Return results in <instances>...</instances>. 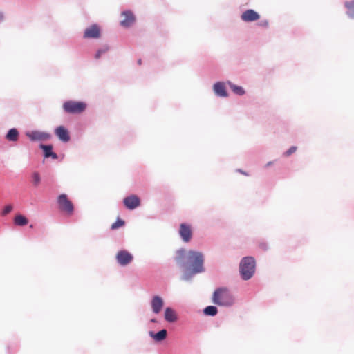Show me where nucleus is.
Wrapping results in <instances>:
<instances>
[{
    "label": "nucleus",
    "instance_id": "4468645a",
    "mask_svg": "<svg viewBox=\"0 0 354 354\" xmlns=\"http://www.w3.org/2000/svg\"><path fill=\"white\" fill-rule=\"evenodd\" d=\"M55 135L62 142H66L70 140V136L68 130L63 126H59L55 131Z\"/></svg>",
    "mask_w": 354,
    "mask_h": 354
},
{
    "label": "nucleus",
    "instance_id": "0eeeda50",
    "mask_svg": "<svg viewBox=\"0 0 354 354\" xmlns=\"http://www.w3.org/2000/svg\"><path fill=\"white\" fill-rule=\"evenodd\" d=\"M133 259V255L127 250H120L116 254L117 261L122 266H125L130 263Z\"/></svg>",
    "mask_w": 354,
    "mask_h": 354
},
{
    "label": "nucleus",
    "instance_id": "412c9836",
    "mask_svg": "<svg viewBox=\"0 0 354 354\" xmlns=\"http://www.w3.org/2000/svg\"><path fill=\"white\" fill-rule=\"evenodd\" d=\"M345 7L347 8V15L350 18L354 19V1H346Z\"/></svg>",
    "mask_w": 354,
    "mask_h": 354
},
{
    "label": "nucleus",
    "instance_id": "7ed1b4c3",
    "mask_svg": "<svg viewBox=\"0 0 354 354\" xmlns=\"http://www.w3.org/2000/svg\"><path fill=\"white\" fill-rule=\"evenodd\" d=\"M239 270L243 279H250L255 271L254 259L252 257H244L240 263Z\"/></svg>",
    "mask_w": 354,
    "mask_h": 354
},
{
    "label": "nucleus",
    "instance_id": "f8f14e48",
    "mask_svg": "<svg viewBox=\"0 0 354 354\" xmlns=\"http://www.w3.org/2000/svg\"><path fill=\"white\" fill-rule=\"evenodd\" d=\"M151 305L153 312L156 314H158L163 307V299L160 296H154L151 299Z\"/></svg>",
    "mask_w": 354,
    "mask_h": 354
},
{
    "label": "nucleus",
    "instance_id": "393cba45",
    "mask_svg": "<svg viewBox=\"0 0 354 354\" xmlns=\"http://www.w3.org/2000/svg\"><path fill=\"white\" fill-rule=\"evenodd\" d=\"M124 225V221L120 218H118L117 221L111 225L112 230H116Z\"/></svg>",
    "mask_w": 354,
    "mask_h": 354
},
{
    "label": "nucleus",
    "instance_id": "6ab92c4d",
    "mask_svg": "<svg viewBox=\"0 0 354 354\" xmlns=\"http://www.w3.org/2000/svg\"><path fill=\"white\" fill-rule=\"evenodd\" d=\"M6 138L9 141H17L19 138L18 131L15 128L10 129L6 136Z\"/></svg>",
    "mask_w": 354,
    "mask_h": 354
},
{
    "label": "nucleus",
    "instance_id": "a878e982",
    "mask_svg": "<svg viewBox=\"0 0 354 354\" xmlns=\"http://www.w3.org/2000/svg\"><path fill=\"white\" fill-rule=\"evenodd\" d=\"M109 48L108 47H103L102 48L100 49L97 50V52L96 53L95 55V59H99L100 57V55L102 54V53H105L108 51Z\"/></svg>",
    "mask_w": 354,
    "mask_h": 354
},
{
    "label": "nucleus",
    "instance_id": "a211bd4d",
    "mask_svg": "<svg viewBox=\"0 0 354 354\" xmlns=\"http://www.w3.org/2000/svg\"><path fill=\"white\" fill-rule=\"evenodd\" d=\"M40 147L44 150L45 157H52L53 159L57 158V154L52 151L53 147L51 145H41Z\"/></svg>",
    "mask_w": 354,
    "mask_h": 354
},
{
    "label": "nucleus",
    "instance_id": "39448f33",
    "mask_svg": "<svg viewBox=\"0 0 354 354\" xmlns=\"http://www.w3.org/2000/svg\"><path fill=\"white\" fill-rule=\"evenodd\" d=\"M57 203L61 211L67 215L71 216L74 212V205L65 194H62L57 197Z\"/></svg>",
    "mask_w": 354,
    "mask_h": 354
},
{
    "label": "nucleus",
    "instance_id": "6e6552de",
    "mask_svg": "<svg viewBox=\"0 0 354 354\" xmlns=\"http://www.w3.org/2000/svg\"><path fill=\"white\" fill-rule=\"evenodd\" d=\"M179 234L184 242H189L192 237L191 225L186 223H181L179 228Z\"/></svg>",
    "mask_w": 354,
    "mask_h": 354
},
{
    "label": "nucleus",
    "instance_id": "b1692460",
    "mask_svg": "<svg viewBox=\"0 0 354 354\" xmlns=\"http://www.w3.org/2000/svg\"><path fill=\"white\" fill-rule=\"evenodd\" d=\"M32 182L35 186H38V185L40 183L41 178L40 175L38 172H34L32 175Z\"/></svg>",
    "mask_w": 354,
    "mask_h": 354
},
{
    "label": "nucleus",
    "instance_id": "dca6fc26",
    "mask_svg": "<svg viewBox=\"0 0 354 354\" xmlns=\"http://www.w3.org/2000/svg\"><path fill=\"white\" fill-rule=\"evenodd\" d=\"M214 91L215 93L221 97H226L227 92L225 90V86L222 82H217L214 85Z\"/></svg>",
    "mask_w": 354,
    "mask_h": 354
},
{
    "label": "nucleus",
    "instance_id": "ddd939ff",
    "mask_svg": "<svg viewBox=\"0 0 354 354\" xmlns=\"http://www.w3.org/2000/svg\"><path fill=\"white\" fill-rule=\"evenodd\" d=\"M124 19L121 21L120 24L124 27H129L135 21L133 14L131 11H124L122 13Z\"/></svg>",
    "mask_w": 354,
    "mask_h": 354
},
{
    "label": "nucleus",
    "instance_id": "9d476101",
    "mask_svg": "<svg viewBox=\"0 0 354 354\" xmlns=\"http://www.w3.org/2000/svg\"><path fill=\"white\" fill-rule=\"evenodd\" d=\"M124 205L129 209H133L140 204V198L136 195H131L124 198Z\"/></svg>",
    "mask_w": 354,
    "mask_h": 354
},
{
    "label": "nucleus",
    "instance_id": "1a4fd4ad",
    "mask_svg": "<svg viewBox=\"0 0 354 354\" xmlns=\"http://www.w3.org/2000/svg\"><path fill=\"white\" fill-rule=\"evenodd\" d=\"M101 30L97 24L86 28L84 32V37L86 39H98L100 37Z\"/></svg>",
    "mask_w": 354,
    "mask_h": 354
},
{
    "label": "nucleus",
    "instance_id": "f257e3e1",
    "mask_svg": "<svg viewBox=\"0 0 354 354\" xmlns=\"http://www.w3.org/2000/svg\"><path fill=\"white\" fill-rule=\"evenodd\" d=\"M185 259L187 260L192 274L203 272V256L202 253L192 250L188 252H186L185 250H178L175 258L177 264L182 268H186Z\"/></svg>",
    "mask_w": 354,
    "mask_h": 354
},
{
    "label": "nucleus",
    "instance_id": "7c9ffc66",
    "mask_svg": "<svg viewBox=\"0 0 354 354\" xmlns=\"http://www.w3.org/2000/svg\"><path fill=\"white\" fill-rule=\"evenodd\" d=\"M151 322H156V319H151Z\"/></svg>",
    "mask_w": 354,
    "mask_h": 354
},
{
    "label": "nucleus",
    "instance_id": "c85d7f7f",
    "mask_svg": "<svg viewBox=\"0 0 354 354\" xmlns=\"http://www.w3.org/2000/svg\"><path fill=\"white\" fill-rule=\"evenodd\" d=\"M237 171H238L239 172H240V173H241V174H243L245 175V176H248V175L246 172H245V171H242V170H241V169H238Z\"/></svg>",
    "mask_w": 354,
    "mask_h": 354
},
{
    "label": "nucleus",
    "instance_id": "c756f323",
    "mask_svg": "<svg viewBox=\"0 0 354 354\" xmlns=\"http://www.w3.org/2000/svg\"><path fill=\"white\" fill-rule=\"evenodd\" d=\"M138 64L139 65H141V64H142V60H141L140 59L138 60Z\"/></svg>",
    "mask_w": 354,
    "mask_h": 354
},
{
    "label": "nucleus",
    "instance_id": "cd10ccee",
    "mask_svg": "<svg viewBox=\"0 0 354 354\" xmlns=\"http://www.w3.org/2000/svg\"><path fill=\"white\" fill-rule=\"evenodd\" d=\"M297 150L296 147H291L286 153V156H288L291 155L292 153H295Z\"/></svg>",
    "mask_w": 354,
    "mask_h": 354
},
{
    "label": "nucleus",
    "instance_id": "2eb2a0df",
    "mask_svg": "<svg viewBox=\"0 0 354 354\" xmlns=\"http://www.w3.org/2000/svg\"><path fill=\"white\" fill-rule=\"evenodd\" d=\"M165 319L168 322H175L178 319V316L174 309L167 307L165 310Z\"/></svg>",
    "mask_w": 354,
    "mask_h": 354
},
{
    "label": "nucleus",
    "instance_id": "4be33fe9",
    "mask_svg": "<svg viewBox=\"0 0 354 354\" xmlns=\"http://www.w3.org/2000/svg\"><path fill=\"white\" fill-rule=\"evenodd\" d=\"M205 315L209 316H214L217 314V308L214 306H207L203 310Z\"/></svg>",
    "mask_w": 354,
    "mask_h": 354
},
{
    "label": "nucleus",
    "instance_id": "aec40b11",
    "mask_svg": "<svg viewBox=\"0 0 354 354\" xmlns=\"http://www.w3.org/2000/svg\"><path fill=\"white\" fill-rule=\"evenodd\" d=\"M14 223L16 225L24 226L28 224V220L23 215H16L14 218Z\"/></svg>",
    "mask_w": 354,
    "mask_h": 354
},
{
    "label": "nucleus",
    "instance_id": "f3484780",
    "mask_svg": "<svg viewBox=\"0 0 354 354\" xmlns=\"http://www.w3.org/2000/svg\"><path fill=\"white\" fill-rule=\"evenodd\" d=\"M149 335L156 341L160 342V341L164 340L166 338L167 332L166 330L163 329V330H160L157 333H153V332H150Z\"/></svg>",
    "mask_w": 354,
    "mask_h": 354
},
{
    "label": "nucleus",
    "instance_id": "9b49d317",
    "mask_svg": "<svg viewBox=\"0 0 354 354\" xmlns=\"http://www.w3.org/2000/svg\"><path fill=\"white\" fill-rule=\"evenodd\" d=\"M260 18V15L252 9H248L244 11L241 15V19L245 22H250L257 21Z\"/></svg>",
    "mask_w": 354,
    "mask_h": 354
},
{
    "label": "nucleus",
    "instance_id": "f03ea898",
    "mask_svg": "<svg viewBox=\"0 0 354 354\" xmlns=\"http://www.w3.org/2000/svg\"><path fill=\"white\" fill-rule=\"evenodd\" d=\"M234 297L226 288H218L212 295V302L220 306H230L234 304Z\"/></svg>",
    "mask_w": 354,
    "mask_h": 354
},
{
    "label": "nucleus",
    "instance_id": "423d86ee",
    "mask_svg": "<svg viewBox=\"0 0 354 354\" xmlns=\"http://www.w3.org/2000/svg\"><path fill=\"white\" fill-rule=\"evenodd\" d=\"M26 135L32 141H45L50 138L49 133L39 131H27Z\"/></svg>",
    "mask_w": 354,
    "mask_h": 354
},
{
    "label": "nucleus",
    "instance_id": "bb28decb",
    "mask_svg": "<svg viewBox=\"0 0 354 354\" xmlns=\"http://www.w3.org/2000/svg\"><path fill=\"white\" fill-rule=\"evenodd\" d=\"M13 207L11 205H6L2 212L3 215H6L12 210Z\"/></svg>",
    "mask_w": 354,
    "mask_h": 354
},
{
    "label": "nucleus",
    "instance_id": "5701e85b",
    "mask_svg": "<svg viewBox=\"0 0 354 354\" xmlns=\"http://www.w3.org/2000/svg\"><path fill=\"white\" fill-rule=\"evenodd\" d=\"M230 88L236 95H243L245 93L244 89L239 86L230 84Z\"/></svg>",
    "mask_w": 354,
    "mask_h": 354
},
{
    "label": "nucleus",
    "instance_id": "20e7f679",
    "mask_svg": "<svg viewBox=\"0 0 354 354\" xmlns=\"http://www.w3.org/2000/svg\"><path fill=\"white\" fill-rule=\"evenodd\" d=\"M86 104L84 102L69 100L63 104V109L66 113L78 114L84 112L86 109Z\"/></svg>",
    "mask_w": 354,
    "mask_h": 354
}]
</instances>
